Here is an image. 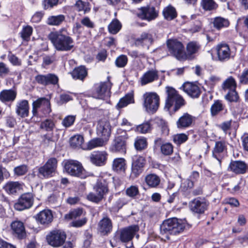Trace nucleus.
Instances as JSON below:
<instances>
[{
    "label": "nucleus",
    "instance_id": "nucleus-50",
    "mask_svg": "<svg viewBox=\"0 0 248 248\" xmlns=\"http://www.w3.org/2000/svg\"><path fill=\"white\" fill-rule=\"evenodd\" d=\"M83 141L84 138L83 136L78 135L71 138L70 144L72 147L77 148L80 147L83 143Z\"/></svg>",
    "mask_w": 248,
    "mask_h": 248
},
{
    "label": "nucleus",
    "instance_id": "nucleus-37",
    "mask_svg": "<svg viewBox=\"0 0 248 248\" xmlns=\"http://www.w3.org/2000/svg\"><path fill=\"white\" fill-rule=\"evenodd\" d=\"M65 17L63 15L49 16L46 21L50 26H59L65 21Z\"/></svg>",
    "mask_w": 248,
    "mask_h": 248
},
{
    "label": "nucleus",
    "instance_id": "nucleus-25",
    "mask_svg": "<svg viewBox=\"0 0 248 248\" xmlns=\"http://www.w3.org/2000/svg\"><path fill=\"white\" fill-rule=\"evenodd\" d=\"M110 151L113 153L118 152L125 154L126 149V142L119 138H115L110 147Z\"/></svg>",
    "mask_w": 248,
    "mask_h": 248
},
{
    "label": "nucleus",
    "instance_id": "nucleus-44",
    "mask_svg": "<svg viewBox=\"0 0 248 248\" xmlns=\"http://www.w3.org/2000/svg\"><path fill=\"white\" fill-rule=\"evenodd\" d=\"M105 144V140L103 138H94L87 143V148L92 150L94 148L103 146Z\"/></svg>",
    "mask_w": 248,
    "mask_h": 248
},
{
    "label": "nucleus",
    "instance_id": "nucleus-27",
    "mask_svg": "<svg viewBox=\"0 0 248 248\" xmlns=\"http://www.w3.org/2000/svg\"><path fill=\"white\" fill-rule=\"evenodd\" d=\"M144 182L149 188H154L158 187L160 184V177L155 173H149L144 177Z\"/></svg>",
    "mask_w": 248,
    "mask_h": 248
},
{
    "label": "nucleus",
    "instance_id": "nucleus-21",
    "mask_svg": "<svg viewBox=\"0 0 248 248\" xmlns=\"http://www.w3.org/2000/svg\"><path fill=\"white\" fill-rule=\"evenodd\" d=\"M184 91L193 98H199L201 94L199 87L191 82H185L182 87Z\"/></svg>",
    "mask_w": 248,
    "mask_h": 248
},
{
    "label": "nucleus",
    "instance_id": "nucleus-35",
    "mask_svg": "<svg viewBox=\"0 0 248 248\" xmlns=\"http://www.w3.org/2000/svg\"><path fill=\"white\" fill-rule=\"evenodd\" d=\"M162 14L164 18L168 21L173 20L177 16L175 8L171 5L165 7L162 11Z\"/></svg>",
    "mask_w": 248,
    "mask_h": 248
},
{
    "label": "nucleus",
    "instance_id": "nucleus-47",
    "mask_svg": "<svg viewBox=\"0 0 248 248\" xmlns=\"http://www.w3.org/2000/svg\"><path fill=\"white\" fill-rule=\"evenodd\" d=\"M225 98L229 102H238L239 97L236 89L228 91L227 93L225 95Z\"/></svg>",
    "mask_w": 248,
    "mask_h": 248
},
{
    "label": "nucleus",
    "instance_id": "nucleus-12",
    "mask_svg": "<svg viewBox=\"0 0 248 248\" xmlns=\"http://www.w3.org/2000/svg\"><path fill=\"white\" fill-rule=\"evenodd\" d=\"M227 142L225 140L217 141L212 150V156L218 161L220 165L222 159L227 153Z\"/></svg>",
    "mask_w": 248,
    "mask_h": 248
},
{
    "label": "nucleus",
    "instance_id": "nucleus-1",
    "mask_svg": "<svg viewBox=\"0 0 248 248\" xmlns=\"http://www.w3.org/2000/svg\"><path fill=\"white\" fill-rule=\"evenodd\" d=\"M48 38L57 51H68L74 46V40L65 28L51 31Z\"/></svg>",
    "mask_w": 248,
    "mask_h": 248
},
{
    "label": "nucleus",
    "instance_id": "nucleus-56",
    "mask_svg": "<svg viewBox=\"0 0 248 248\" xmlns=\"http://www.w3.org/2000/svg\"><path fill=\"white\" fill-rule=\"evenodd\" d=\"M33 31L32 28L30 26H26L23 28L21 34V37L24 40L28 41L30 39Z\"/></svg>",
    "mask_w": 248,
    "mask_h": 248
},
{
    "label": "nucleus",
    "instance_id": "nucleus-22",
    "mask_svg": "<svg viewBox=\"0 0 248 248\" xmlns=\"http://www.w3.org/2000/svg\"><path fill=\"white\" fill-rule=\"evenodd\" d=\"M248 169L247 165L240 160L232 161L229 166L228 170L236 174H244Z\"/></svg>",
    "mask_w": 248,
    "mask_h": 248
},
{
    "label": "nucleus",
    "instance_id": "nucleus-46",
    "mask_svg": "<svg viewBox=\"0 0 248 248\" xmlns=\"http://www.w3.org/2000/svg\"><path fill=\"white\" fill-rule=\"evenodd\" d=\"M224 108V106L222 103L221 101L219 100L215 101L210 108L211 115L212 116H216L219 112L223 110Z\"/></svg>",
    "mask_w": 248,
    "mask_h": 248
},
{
    "label": "nucleus",
    "instance_id": "nucleus-54",
    "mask_svg": "<svg viewBox=\"0 0 248 248\" xmlns=\"http://www.w3.org/2000/svg\"><path fill=\"white\" fill-rule=\"evenodd\" d=\"M83 211L81 208H78L71 211L69 214H66L64 218L66 219L70 220L73 218H76L81 216Z\"/></svg>",
    "mask_w": 248,
    "mask_h": 248
},
{
    "label": "nucleus",
    "instance_id": "nucleus-30",
    "mask_svg": "<svg viewBox=\"0 0 248 248\" xmlns=\"http://www.w3.org/2000/svg\"><path fill=\"white\" fill-rule=\"evenodd\" d=\"M112 228L111 221L107 217H104L98 223V231L104 235L107 234L110 232Z\"/></svg>",
    "mask_w": 248,
    "mask_h": 248
},
{
    "label": "nucleus",
    "instance_id": "nucleus-41",
    "mask_svg": "<svg viewBox=\"0 0 248 248\" xmlns=\"http://www.w3.org/2000/svg\"><path fill=\"white\" fill-rule=\"evenodd\" d=\"M237 83L232 76L229 77L225 80L224 81L222 84V88L223 90L226 92L227 90L229 91L231 89H235L236 88Z\"/></svg>",
    "mask_w": 248,
    "mask_h": 248
},
{
    "label": "nucleus",
    "instance_id": "nucleus-51",
    "mask_svg": "<svg viewBox=\"0 0 248 248\" xmlns=\"http://www.w3.org/2000/svg\"><path fill=\"white\" fill-rule=\"evenodd\" d=\"M160 150L164 155H170L173 153V146L171 143L166 142L160 146Z\"/></svg>",
    "mask_w": 248,
    "mask_h": 248
},
{
    "label": "nucleus",
    "instance_id": "nucleus-10",
    "mask_svg": "<svg viewBox=\"0 0 248 248\" xmlns=\"http://www.w3.org/2000/svg\"><path fill=\"white\" fill-rule=\"evenodd\" d=\"M144 106L148 112L155 113L159 105V96L155 93H146L143 95Z\"/></svg>",
    "mask_w": 248,
    "mask_h": 248
},
{
    "label": "nucleus",
    "instance_id": "nucleus-34",
    "mask_svg": "<svg viewBox=\"0 0 248 248\" xmlns=\"http://www.w3.org/2000/svg\"><path fill=\"white\" fill-rule=\"evenodd\" d=\"M112 170L118 173L124 172L126 169L125 160L123 158H117L113 160Z\"/></svg>",
    "mask_w": 248,
    "mask_h": 248
},
{
    "label": "nucleus",
    "instance_id": "nucleus-18",
    "mask_svg": "<svg viewBox=\"0 0 248 248\" xmlns=\"http://www.w3.org/2000/svg\"><path fill=\"white\" fill-rule=\"evenodd\" d=\"M154 42L153 35L148 32H143L140 37L137 38L135 41V45L136 46H142L149 49L150 46Z\"/></svg>",
    "mask_w": 248,
    "mask_h": 248
},
{
    "label": "nucleus",
    "instance_id": "nucleus-40",
    "mask_svg": "<svg viewBox=\"0 0 248 248\" xmlns=\"http://www.w3.org/2000/svg\"><path fill=\"white\" fill-rule=\"evenodd\" d=\"M147 141L146 138L143 137H137L134 142V146L136 150L142 151L147 147Z\"/></svg>",
    "mask_w": 248,
    "mask_h": 248
},
{
    "label": "nucleus",
    "instance_id": "nucleus-45",
    "mask_svg": "<svg viewBox=\"0 0 248 248\" xmlns=\"http://www.w3.org/2000/svg\"><path fill=\"white\" fill-rule=\"evenodd\" d=\"M132 129L137 132L145 134L148 133L151 130V126L149 122H146L137 125L135 127L132 128Z\"/></svg>",
    "mask_w": 248,
    "mask_h": 248
},
{
    "label": "nucleus",
    "instance_id": "nucleus-29",
    "mask_svg": "<svg viewBox=\"0 0 248 248\" xmlns=\"http://www.w3.org/2000/svg\"><path fill=\"white\" fill-rule=\"evenodd\" d=\"M36 219L42 224L47 225L52 222L53 215L50 210H44L37 214Z\"/></svg>",
    "mask_w": 248,
    "mask_h": 248
},
{
    "label": "nucleus",
    "instance_id": "nucleus-32",
    "mask_svg": "<svg viewBox=\"0 0 248 248\" xmlns=\"http://www.w3.org/2000/svg\"><path fill=\"white\" fill-rule=\"evenodd\" d=\"M22 188V185L19 182L9 181L6 183L3 188L9 194H14Z\"/></svg>",
    "mask_w": 248,
    "mask_h": 248
},
{
    "label": "nucleus",
    "instance_id": "nucleus-59",
    "mask_svg": "<svg viewBox=\"0 0 248 248\" xmlns=\"http://www.w3.org/2000/svg\"><path fill=\"white\" fill-rule=\"evenodd\" d=\"M88 3L84 2L81 0H78L75 3V7L78 11H84L85 13L88 12L90 10L87 7Z\"/></svg>",
    "mask_w": 248,
    "mask_h": 248
},
{
    "label": "nucleus",
    "instance_id": "nucleus-62",
    "mask_svg": "<svg viewBox=\"0 0 248 248\" xmlns=\"http://www.w3.org/2000/svg\"><path fill=\"white\" fill-rule=\"evenodd\" d=\"M239 83L242 85L248 84V69H245L243 70L242 74L238 76Z\"/></svg>",
    "mask_w": 248,
    "mask_h": 248
},
{
    "label": "nucleus",
    "instance_id": "nucleus-26",
    "mask_svg": "<svg viewBox=\"0 0 248 248\" xmlns=\"http://www.w3.org/2000/svg\"><path fill=\"white\" fill-rule=\"evenodd\" d=\"M158 78V72L155 70H150L145 72L140 78V82L141 85H145L157 80Z\"/></svg>",
    "mask_w": 248,
    "mask_h": 248
},
{
    "label": "nucleus",
    "instance_id": "nucleus-15",
    "mask_svg": "<svg viewBox=\"0 0 248 248\" xmlns=\"http://www.w3.org/2000/svg\"><path fill=\"white\" fill-rule=\"evenodd\" d=\"M145 164L146 160L144 157L140 155L132 157L131 171L135 177L138 176L142 173Z\"/></svg>",
    "mask_w": 248,
    "mask_h": 248
},
{
    "label": "nucleus",
    "instance_id": "nucleus-52",
    "mask_svg": "<svg viewBox=\"0 0 248 248\" xmlns=\"http://www.w3.org/2000/svg\"><path fill=\"white\" fill-rule=\"evenodd\" d=\"M194 186V182L189 179L185 180L180 186V190L183 192L188 193Z\"/></svg>",
    "mask_w": 248,
    "mask_h": 248
},
{
    "label": "nucleus",
    "instance_id": "nucleus-63",
    "mask_svg": "<svg viewBox=\"0 0 248 248\" xmlns=\"http://www.w3.org/2000/svg\"><path fill=\"white\" fill-rule=\"evenodd\" d=\"M15 174L18 176L23 175L26 173L28 171L26 165H22L14 168Z\"/></svg>",
    "mask_w": 248,
    "mask_h": 248
},
{
    "label": "nucleus",
    "instance_id": "nucleus-58",
    "mask_svg": "<svg viewBox=\"0 0 248 248\" xmlns=\"http://www.w3.org/2000/svg\"><path fill=\"white\" fill-rule=\"evenodd\" d=\"M43 103L41 107V111L45 115H48L51 112L50 102L48 99L46 98Z\"/></svg>",
    "mask_w": 248,
    "mask_h": 248
},
{
    "label": "nucleus",
    "instance_id": "nucleus-7",
    "mask_svg": "<svg viewBox=\"0 0 248 248\" xmlns=\"http://www.w3.org/2000/svg\"><path fill=\"white\" fill-rule=\"evenodd\" d=\"M66 171L71 176L78 177L81 179L86 178L88 174L82 164L74 160H68L64 165Z\"/></svg>",
    "mask_w": 248,
    "mask_h": 248
},
{
    "label": "nucleus",
    "instance_id": "nucleus-8",
    "mask_svg": "<svg viewBox=\"0 0 248 248\" xmlns=\"http://www.w3.org/2000/svg\"><path fill=\"white\" fill-rule=\"evenodd\" d=\"M108 81L100 82L95 85V89L93 93V97L98 99L106 100L108 99L111 94L110 89L112 84L109 81L108 77Z\"/></svg>",
    "mask_w": 248,
    "mask_h": 248
},
{
    "label": "nucleus",
    "instance_id": "nucleus-48",
    "mask_svg": "<svg viewBox=\"0 0 248 248\" xmlns=\"http://www.w3.org/2000/svg\"><path fill=\"white\" fill-rule=\"evenodd\" d=\"M213 24L215 28L220 29L223 27H228L229 25V21L221 17H216L214 18Z\"/></svg>",
    "mask_w": 248,
    "mask_h": 248
},
{
    "label": "nucleus",
    "instance_id": "nucleus-38",
    "mask_svg": "<svg viewBox=\"0 0 248 248\" xmlns=\"http://www.w3.org/2000/svg\"><path fill=\"white\" fill-rule=\"evenodd\" d=\"M155 123L158 129L161 130L162 135L166 136L169 135V129L167 123L164 120L156 118L155 119Z\"/></svg>",
    "mask_w": 248,
    "mask_h": 248
},
{
    "label": "nucleus",
    "instance_id": "nucleus-43",
    "mask_svg": "<svg viewBox=\"0 0 248 248\" xmlns=\"http://www.w3.org/2000/svg\"><path fill=\"white\" fill-rule=\"evenodd\" d=\"M201 5L205 11H212L218 7V4L214 0H202Z\"/></svg>",
    "mask_w": 248,
    "mask_h": 248
},
{
    "label": "nucleus",
    "instance_id": "nucleus-39",
    "mask_svg": "<svg viewBox=\"0 0 248 248\" xmlns=\"http://www.w3.org/2000/svg\"><path fill=\"white\" fill-rule=\"evenodd\" d=\"M134 102V95L132 93H128L124 97L121 98L117 105L119 108H123L127 106L128 104Z\"/></svg>",
    "mask_w": 248,
    "mask_h": 248
},
{
    "label": "nucleus",
    "instance_id": "nucleus-2",
    "mask_svg": "<svg viewBox=\"0 0 248 248\" xmlns=\"http://www.w3.org/2000/svg\"><path fill=\"white\" fill-rule=\"evenodd\" d=\"M166 97L164 109L170 113H175L186 105V101L173 87H166Z\"/></svg>",
    "mask_w": 248,
    "mask_h": 248
},
{
    "label": "nucleus",
    "instance_id": "nucleus-13",
    "mask_svg": "<svg viewBox=\"0 0 248 248\" xmlns=\"http://www.w3.org/2000/svg\"><path fill=\"white\" fill-rule=\"evenodd\" d=\"M108 154L105 151L93 152L89 158L90 161L94 165L101 167L105 165L108 159Z\"/></svg>",
    "mask_w": 248,
    "mask_h": 248
},
{
    "label": "nucleus",
    "instance_id": "nucleus-9",
    "mask_svg": "<svg viewBox=\"0 0 248 248\" xmlns=\"http://www.w3.org/2000/svg\"><path fill=\"white\" fill-rule=\"evenodd\" d=\"M94 189L96 193H90L87 196V199L91 202H100L104 195L108 192V186L104 180H101L97 182Z\"/></svg>",
    "mask_w": 248,
    "mask_h": 248
},
{
    "label": "nucleus",
    "instance_id": "nucleus-17",
    "mask_svg": "<svg viewBox=\"0 0 248 248\" xmlns=\"http://www.w3.org/2000/svg\"><path fill=\"white\" fill-rule=\"evenodd\" d=\"M111 126L108 121L106 120H100L97 124L96 133L106 141L108 140L111 134Z\"/></svg>",
    "mask_w": 248,
    "mask_h": 248
},
{
    "label": "nucleus",
    "instance_id": "nucleus-20",
    "mask_svg": "<svg viewBox=\"0 0 248 248\" xmlns=\"http://www.w3.org/2000/svg\"><path fill=\"white\" fill-rule=\"evenodd\" d=\"M158 11L153 6H148L141 7L140 9V16L142 19L150 21L155 19L158 16Z\"/></svg>",
    "mask_w": 248,
    "mask_h": 248
},
{
    "label": "nucleus",
    "instance_id": "nucleus-4",
    "mask_svg": "<svg viewBox=\"0 0 248 248\" xmlns=\"http://www.w3.org/2000/svg\"><path fill=\"white\" fill-rule=\"evenodd\" d=\"M167 46L170 54L177 60H186L184 46L181 42L176 39H169L167 41Z\"/></svg>",
    "mask_w": 248,
    "mask_h": 248
},
{
    "label": "nucleus",
    "instance_id": "nucleus-28",
    "mask_svg": "<svg viewBox=\"0 0 248 248\" xmlns=\"http://www.w3.org/2000/svg\"><path fill=\"white\" fill-rule=\"evenodd\" d=\"M201 48V45L197 41H190L186 46V53L187 59L193 58L194 55L197 53Z\"/></svg>",
    "mask_w": 248,
    "mask_h": 248
},
{
    "label": "nucleus",
    "instance_id": "nucleus-23",
    "mask_svg": "<svg viewBox=\"0 0 248 248\" xmlns=\"http://www.w3.org/2000/svg\"><path fill=\"white\" fill-rule=\"evenodd\" d=\"M194 120V117L188 113H185L176 122L177 127L179 129L189 127L191 125Z\"/></svg>",
    "mask_w": 248,
    "mask_h": 248
},
{
    "label": "nucleus",
    "instance_id": "nucleus-55",
    "mask_svg": "<svg viewBox=\"0 0 248 248\" xmlns=\"http://www.w3.org/2000/svg\"><path fill=\"white\" fill-rule=\"evenodd\" d=\"M127 56L124 55H121L116 58L115 63L117 67L123 68L127 64Z\"/></svg>",
    "mask_w": 248,
    "mask_h": 248
},
{
    "label": "nucleus",
    "instance_id": "nucleus-61",
    "mask_svg": "<svg viewBox=\"0 0 248 248\" xmlns=\"http://www.w3.org/2000/svg\"><path fill=\"white\" fill-rule=\"evenodd\" d=\"M75 116L68 115L66 116L62 121V124L65 127H69L72 125L75 122Z\"/></svg>",
    "mask_w": 248,
    "mask_h": 248
},
{
    "label": "nucleus",
    "instance_id": "nucleus-33",
    "mask_svg": "<svg viewBox=\"0 0 248 248\" xmlns=\"http://www.w3.org/2000/svg\"><path fill=\"white\" fill-rule=\"evenodd\" d=\"M87 70L84 66H79L74 69L71 72L72 78L75 79L83 80L87 76Z\"/></svg>",
    "mask_w": 248,
    "mask_h": 248
},
{
    "label": "nucleus",
    "instance_id": "nucleus-53",
    "mask_svg": "<svg viewBox=\"0 0 248 248\" xmlns=\"http://www.w3.org/2000/svg\"><path fill=\"white\" fill-rule=\"evenodd\" d=\"M59 0H43L42 2V5L45 10H50L56 6Z\"/></svg>",
    "mask_w": 248,
    "mask_h": 248
},
{
    "label": "nucleus",
    "instance_id": "nucleus-3",
    "mask_svg": "<svg viewBox=\"0 0 248 248\" xmlns=\"http://www.w3.org/2000/svg\"><path fill=\"white\" fill-rule=\"evenodd\" d=\"M186 226L189 224L185 219L170 218L163 222L160 226V232L162 234L176 235L183 232Z\"/></svg>",
    "mask_w": 248,
    "mask_h": 248
},
{
    "label": "nucleus",
    "instance_id": "nucleus-16",
    "mask_svg": "<svg viewBox=\"0 0 248 248\" xmlns=\"http://www.w3.org/2000/svg\"><path fill=\"white\" fill-rule=\"evenodd\" d=\"M35 81L39 84L45 86L49 85H56L58 83V77L54 74L38 75L34 78Z\"/></svg>",
    "mask_w": 248,
    "mask_h": 248
},
{
    "label": "nucleus",
    "instance_id": "nucleus-36",
    "mask_svg": "<svg viewBox=\"0 0 248 248\" xmlns=\"http://www.w3.org/2000/svg\"><path fill=\"white\" fill-rule=\"evenodd\" d=\"M206 202H190L189 205L191 212L196 214H202L207 209Z\"/></svg>",
    "mask_w": 248,
    "mask_h": 248
},
{
    "label": "nucleus",
    "instance_id": "nucleus-49",
    "mask_svg": "<svg viewBox=\"0 0 248 248\" xmlns=\"http://www.w3.org/2000/svg\"><path fill=\"white\" fill-rule=\"evenodd\" d=\"M55 127V124L50 119H46L42 121L40 124V128L46 131H52Z\"/></svg>",
    "mask_w": 248,
    "mask_h": 248
},
{
    "label": "nucleus",
    "instance_id": "nucleus-5",
    "mask_svg": "<svg viewBox=\"0 0 248 248\" xmlns=\"http://www.w3.org/2000/svg\"><path fill=\"white\" fill-rule=\"evenodd\" d=\"M57 163L56 158H49L43 166L37 168V176L41 179L52 177L56 170Z\"/></svg>",
    "mask_w": 248,
    "mask_h": 248
},
{
    "label": "nucleus",
    "instance_id": "nucleus-60",
    "mask_svg": "<svg viewBox=\"0 0 248 248\" xmlns=\"http://www.w3.org/2000/svg\"><path fill=\"white\" fill-rule=\"evenodd\" d=\"M32 202H15L14 208L17 211H22L31 208Z\"/></svg>",
    "mask_w": 248,
    "mask_h": 248
},
{
    "label": "nucleus",
    "instance_id": "nucleus-19",
    "mask_svg": "<svg viewBox=\"0 0 248 248\" xmlns=\"http://www.w3.org/2000/svg\"><path fill=\"white\" fill-rule=\"evenodd\" d=\"M30 105L29 101L26 99L18 100L16 102L15 112L17 116L24 118L29 115Z\"/></svg>",
    "mask_w": 248,
    "mask_h": 248
},
{
    "label": "nucleus",
    "instance_id": "nucleus-6",
    "mask_svg": "<svg viewBox=\"0 0 248 248\" xmlns=\"http://www.w3.org/2000/svg\"><path fill=\"white\" fill-rule=\"evenodd\" d=\"M139 230L138 226L136 225L120 230L118 232L119 239L122 242L125 243L126 248H131L133 247L132 239Z\"/></svg>",
    "mask_w": 248,
    "mask_h": 248
},
{
    "label": "nucleus",
    "instance_id": "nucleus-57",
    "mask_svg": "<svg viewBox=\"0 0 248 248\" xmlns=\"http://www.w3.org/2000/svg\"><path fill=\"white\" fill-rule=\"evenodd\" d=\"M187 139V135L183 133L177 134L173 136V141L177 145H180L185 142Z\"/></svg>",
    "mask_w": 248,
    "mask_h": 248
},
{
    "label": "nucleus",
    "instance_id": "nucleus-14",
    "mask_svg": "<svg viewBox=\"0 0 248 248\" xmlns=\"http://www.w3.org/2000/svg\"><path fill=\"white\" fill-rule=\"evenodd\" d=\"M217 60L220 62L228 61L231 58V49L226 43H220L216 47Z\"/></svg>",
    "mask_w": 248,
    "mask_h": 248
},
{
    "label": "nucleus",
    "instance_id": "nucleus-24",
    "mask_svg": "<svg viewBox=\"0 0 248 248\" xmlns=\"http://www.w3.org/2000/svg\"><path fill=\"white\" fill-rule=\"evenodd\" d=\"M17 95V92L13 89L3 90L0 92V101L4 104L14 102Z\"/></svg>",
    "mask_w": 248,
    "mask_h": 248
},
{
    "label": "nucleus",
    "instance_id": "nucleus-42",
    "mask_svg": "<svg viewBox=\"0 0 248 248\" xmlns=\"http://www.w3.org/2000/svg\"><path fill=\"white\" fill-rule=\"evenodd\" d=\"M121 28L122 24L117 19L112 20L108 25V30L109 32L113 34L117 33Z\"/></svg>",
    "mask_w": 248,
    "mask_h": 248
},
{
    "label": "nucleus",
    "instance_id": "nucleus-31",
    "mask_svg": "<svg viewBox=\"0 0 248 248\" xmlns=\"http://www.w3.org/2000/svg\"><path fill=\"white\" fill-rule=\"evenodd\" d=\"M11 227L13 232L19 238L21 239L25 236V229L22 222L20 221H13L11 224Z\"/></svg>",
    "mask_w": 248,
    "mask_h": 248
},
{
    "label": "nucleus",
    "instance_id": "nucleus-64",
    "mask_svg": "<svg viewBox=\"0 0 248 248\" xmlns=\"http://www.w3.org/2000/svg\"><path fill=\"white\" fill-rule=\"evenodd\" d=\"M33 194L31 192H27L22 194L18 199V202H33Z\"/></svg>",
    "mask_w": 248,
    "mask_h": 248
},
{
    "label": "nucleus",
    "instance_id": "nucleus-11",
    "mask_svg": "<svg viewBox=\"0 0 248 248\" xmlns=\"http://www.w3.org/2000/svg\"><path fill=\"white\" fill-rule=\"evenodd\" d=\"M66 235L65 233L61 230L53 231L46 235L47 243L53 247H59L65 241Z\"/></svg>",
    "mask_w": 248,
    "mask_h": 248
}]
</instances>
